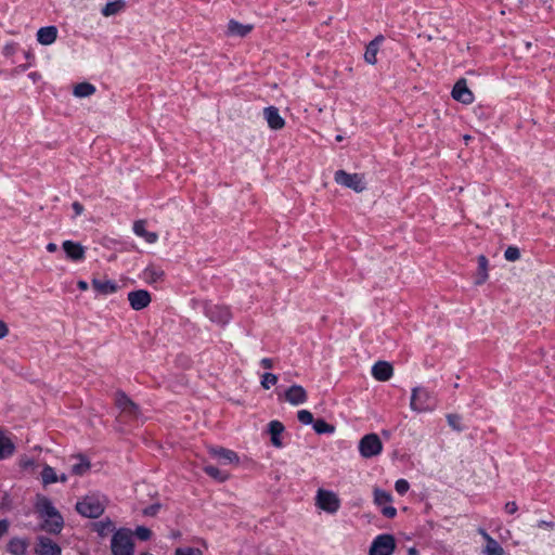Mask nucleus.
Masks as SVG:
<instances>
[{
	"mask_svg": "<svg viewBox=\"0 0 555 555\" xmlns=\"http://www.w3.org/2000/svg\"><path fill=\"white\" fill-rule=\"evenodd\" d=\"M436 404V398L425 388L416 387L412 390L410 406L413 411L418 413L433 411Z\"/></svg>",
	"mask_w": 555,
	"mask_h": 555,
	"instance_id": "f257e3e1",
	"label": "nucleus"
},
{
	"mask_svg": "<svg viewBox=\"0 0 555 555\" xmlns=\"http://www.w3.org/2000/svg\"><path fill=\"white\" fill-rule=\"evenodd\" d=\"M113 555H133L134 544L130 531L120 529L114 533L111 541Z\"/></svg>",
	"mask_w": 555,
	"mask_h": 555,
	"instance_id": "f03ea898",
	"label": "nucleus"
},
{
	"mask_svg": "<svg viewBox=\"0 0 555 555\" xmlns=\"http://www.w3.org/2000/svg\"><path fill=\"white\" fill-rule=\"evenodd\" d=\"M358 448L362 457L371 459L382 453L383 443L377 434H367L360 439Z\"/></svg>",
	"mask_w": 555,
	"mask_h": 555,
	"instance_id": "7ed1b4c3",
	"label": "nucleus"
},
{
	"mask_svg": "<svg viewBox=\"0 0 555 555\" xmlns=\"http://www.w3.org/2000/svg\"><path fill=\"white\" fill-rule=\"evenodd\" d=\"M334 180L337 184L351 189L357 193L362 192L366 188L364 178L360 173H348L345 170H337Z\"/></svg>",
	"mask_w": 555,
	"mask_h": 555,
	"instance_id": "20e7f679",
	"label": "nucleus"
},
{
	"mask_svg": "<svg viewBox=\"0 0 555 555\" xmlns=\"http://www.w3.org/2000/svg\"><path fill=\"white\" fill-rule=\"evenodd\" d=\"M76 511L88 518H98L104 512V505L94 496H86L83 500L77 502Z\"/></svg>",
	"mask_w": 555,
	"mask_h": 555,
	"instance_id": "39448f33",
	"label": "nucleus"
},
{
	"mask_svg": "<svg viewBox=\"0 0 555 555\" xmlns=\"http://www.w3.org/2000/svg\"><path fill=\"white\" fill-rule=\"evenodd\" d=\"M315 505L326 513L335 514L340 507V500L333 491L319 489Z\"/></svg>",
	"mask_w": 555,
	"mask_h": 555,
	"instance_id": "423d86ee",
	"label": "nucleus"
},
{
	"mask_svg": "<svg viewBox=\"0 0 555 555\" xmlns=\"http://www.w3.org/2000/svg\"><path fill=\"white\" fill-rule=\"evenodd\" d=\"M396 548V540L392 534L377 535L370 547V555H392Z\"/></svg>",
	"mask_w": 555,
	"mask_h": 555,
	"instance_id": "0eeeda50",
	"label": "nucleus"
},
{
	"mask_svg": "<svg viewBox=\"0 0 555 555\" xmlns=\"http://www.w3.org/2000/svg\"><path fill=\"white\" fill-rule=\"evenodd\" d=\"M204 312L211 322L218 324H227L231 319V312L225 306L206 302L204 306Z\"/></svg>",
	"mask_w": 555,
	"mask_h": 555,
	"instance_id": "6e6552de",
	"label": "nucleus"
},
{
	"mask_svg": "<svg viewBox=\"0 0 555 555\" xmlns=\"http://www.w3.org/2000/svg\"><path fill=\"white\" fill-rule=\"evenodd\" d=\"M35 555H62V548L47 535H38L34 547Z\"/></svg>",
	"mask_w": 555,
	"mask_h": 555,
	"instance_id": "1a4fd4ad",
	"label": "nucleus"
},
{
	"mask_svg": "<svg viewBox=\"0 0 555 555\" xmlns=\"http://www.w3.org/2000/svg\"><path fill=\"white\" fill-rule=\"evenodd\" d=\"M116 404L125 416L131 420L140 416L139 406L125 392L117 393Z\"/></svg>",
	"mask_w": 555,
	"mask_h": 555,
	"instance_id": "9d476101",
	"label": "nucleus"
},
{
	"mask_svg": "<svg viewBox=\"0 0 555 555\" xmlns=\"http://www.w3.org/2000/svg\"><path fill=\"white\" fill-rule=\"evenodd\" d=\"M128 301L133 310L140 311L151 304L152 298L147 291L138 289L128 293Z\"/></svg>",
	"mask_w": 555,
	"mask_h": 555,
	"instance_id": "9b49d317",
	"label": "nucleus"
},
{
	"mask_svg": "<svg viewBox=\"0 0 555 555\" xmlns=\"http://www.w3.org/2000/svg\"><path fill=\"white\" fill-rule=\"evenodd\" d=\"M35 511L41 519L53 516L57 517L60 513L49 498L40 494L36 498Z\"/></svg>",
	"mask_w": 555,
	"mask_h": 555,
	"instance_id": "f8f14e48",
	"label": "nucleus"
},
{
	"mask_svg": "<svg viewBox=\"0 0 555 555\" xmlns=\"http://www.w3.org/2000/svg\"><path fill=\"white\" fill-rule=\"evenodd\" d=\"M452 96L454 100H456L463 104H470L474 101V94L467 88L465 79H460L455 82L453 90H452Z\"/></svg>",
	"mask_w": 555,
	"mask_h": 555,
	"instance_id": "ddd939ff",
	"label": "nucleus"
},
{
	"mask_svg": "<svg viewBox=\"0 0 555 555\" xmlns=\"http://www.w3.org/2000/svg\"><path fill=\"white\" fill-rule=\"evenodd\" d=\"M62 247L66 257L72 261H81L85 259V247L77 242L64 241Z\"/></svg>",
	"mask_w": 555,
	"mask_h": 555,
	"instance_id": "4468645a",
	"label": "nucleus"
},
{
	"mask_svg": "<svg viewBox=\"0 0 555 555\" xmlns=\"http://www.w3.org/2000/svg\"><path fill=\"white\" fill-rule=\"evenodd\" d=\"M307 399V391L300 385H293L285 391V400L292 405L302 404Z\"/></svg>",
	"mask_w": 555,
	"mask_h": 555,
	"instance_id": "2eb2a0df",
	"label": "nucleus"
},
{
	"mask_svg": "<svg viewBox=\"0 0 555 555\" xmlns=\"http://www.w3.org/2000/svg\"><path fill=\"white\" fill-rule=\"evenodd\" d=\"M263 117L272 130H280L285 126V120L275 106H268L263 109Z\"/></svg>",
	"mask_w": 555,
	"mask_h": 555,
	"instance_id": "dca6fc26",
	"label": "nucleus"
},
{
	"mask_svg": "<svg viewBox=\"0 0 555 555\" xmlns=\"http://www.w3.org/2000/svg\"><path fill=\"white\" fill-rule=\"evenodd\" d=\"M53 517H46L42 519V522L40 525L41 530L50 533V534H59L64 527V518L61 515V513Z\"/></svg>",
	"mask_w": 555,
	"mask_h": 555,
	"instance_id": "f3484780",
	"label": "nucleus"
},
{
	"mask_svg": "<svg viewBox=\"0 0 555 555\" xmlns=\"http://www.w3.org/2000/svg\"><path fill=\"white\" fill-rule=\"evenodd\" d=\"M393 374L392 365L386 361H378L372 367V375L379 382H386Z\"/></svg>",
	"mask_w": 555,
	"mask_h": 555,
	"instance_id": "a211bd4d",
	"label": "nucleus"
},
{
	"mask_svg": "<svg viewBox=\"0 0 555 555\" xmlns=\"http://www.w3.org/2000/svg\"><path fill=\"white\" fill-rule=\"evenodd\" d=\"M92 287L101 295H111L118 291V284L113 280L93 279Z\"/></svg>",
	"mask_w": 555,
	"mask_h": 555,
	"instance_id": "6ab92c4d",
	"label": "nucleus"
},
{
	"mask_svg": "<svg viewBox=\"0 0 555 555\" xmlns=\"http://www.w3.org/2000/svg\"><path fill=\"white\" fill-rule=\"evenodd\" d=\"M384 41V36L378 35L372 41L369 42L364 53V60L366 63L371 65H375L377 62V53L379 50V46Z\"/></svg>",
	"mask_w": 555,
	"mask_h": 555,
	"instance_id": "aec40b11",
	"label": "nucleus"
},
{
	"mask_svg": "<svg viewBox=\"0 0 555 555\" xmlns=\"http://www.w3.org/2000/svg\"><path fill=\"white\" fill-rule=\"evenodd\" d=\"M164 276H165L164 270L160 267L155 266V264L147 266L142 273V279L147 284H155L157 282H160L164 280Z\"/></svg>",
	"mask_w": 555,
	"mask_h": 555,
	"instance_id": "412c9836",
	"label": "nucleus"
},
{
	"mask_svg": "<svg viewBox=\"0 0 555 555\" xmlns=\"http://www.w3.org/2000/svg\"><path fill=\"white\" fill-rule=\"evenodd\" d=\"M57 38V28L55 26H46L37 31V40L43 46L52 44Z\"/></svg>",
	"mask_w": 555,
	"mask_h": 555,
	"instance_id": "4be33fe9",
	"label": "nucleus"
},
{
	"mask_svg": "<svg viewBox=\"0 0 555 555\" xmlns=\"http://www.w3.org/2000/svg\"><path fill=\"white\" fill-rule=\"evenodd\" d=\"M253 29V25L250 24H241L240 22L235 20H231L228 24V34L230 36L235 37H245L247 36Z\"/></svg>",
	"mask_w": 555,
	"mask_h": 555,
	"instance_id": "5701e85b",
	"label": "nucleus"
},
{
	"mask_svg": "<svg viewBox=\"0 0 555 555\" xmlns=\"http://www.w3.org/2000/svg\"><path fill=\"white\" fill-rule=\"evenodd\" d=\"M284 429L285 427L280 421H271L268 425V430L271 436V443L276 448L283 447V442L280 436Z\"/></svg>",
	"mask_w": 555,
	"mask_h": 555,
	"instance_id": "b1692460",
	"label": "nucleus"
},
{
	"mask_svg": "<svg viewBox=\"0 0 555 555\" xmlns=\"http://www.w3.org/2000/svg\"><path fill=\"white\" fill-rule=\"evenodd\" d=\"M28 548V541L22 538H12L8 545L7 550L12 555H26Z\"/></svg>",
	"mask_w": 555,
	"mask_h": 555,
	"instance_id": "393cba45",
	"label": "nucleus"
},
{
	"mask_svg": "<svg viewBox=\"0 0 555 555\" xmlns=\"http://www.w3.org/2000/svg\"><path fill=\"white\" fill-rule=\"evenodd\" d=\"M133 232L145 240V242L153 244L157 241L158 235L155 232H149L145 229V221L144 220H138L133 224Z\"/></svg>",
	"mask_w": 555,
	"mask_h": 555,
	"instance_id": "a878e982",
	"label": "nucleus"
},
{
	"mask_svg": "<svg viewBox=\"0 0 555 555\" xmlns=\"http://www.w3.org/2000/svg\"><path fill=\"white\" fill-rule=\"evenodd\" d=\"M210 452L215 457H217L220 461H223L224 463H238V456L232 450L225 448H216L211 449Z\"/></svg>",
	"mask_w": 555,
	"mask_h": 555,
	"instance_id": "bb28decb",
	"label": "nucleus"
},
{
	"mask_svg": "<svg viewBox=\"0 0 555 555\" xmlns=\"http://www.w3.org/2000/svg\"><path fill=\"white\" fill-rule=\"evenodd\" d=\"M126 7V2L125 0H115V1H111V2H107L103 9L101 10V13L104 15V16H112V15H115L119 12H121Z\"/></svg>",
	"mask_w": 555,
	"mask_h": 555,
	"instance_id": "cd10ccee",
	"label": "nucleus"
},
{
	"mask_svg": "<svg viewBox=\"0 0 555 555\" xmlns=\"http://www.w3.org/2000/svg\"><path fill=\"white\" fill-rule=\"evenodd\" d=\"M95 92V87L89 82H80L74 88V95L77 98H87Z\"/></svg>",
	"mask_w": 555,
	"mask_h": 555,
	"instance_id": "c85d7f7f",
	"label": "nucleus"
},
{
	"mask_svg": "<svg viewBox=\"0 0 555 555\" xmlns=\"http://www.w3.org/2000/svg\"><path fill=\"white\" fill-rule=\"evenodd\" d=\"M487 268H488L487 257L483 255L478 256V278L475 281V283L477 285L485 283L486 280L488 279Z\"/></svg>",
	"mask_w": 555,
	"mask_h": 555,
	"instance_id": "c756f323",
	"label": "nucleus"
},
{
	"mask_svg": "<svg viewBox=\"0 0 555 555\" xmlns=\"http://www.w3.org/2000/svg\"><path fill=\"white\" fill-rule=\"evenodd\" d=\"M14 444L13 442L4 437L2 434H0V460L5 459L13 454L14 452Z\"/></svg>",
	"mask_w": 555,
	"mask_h": 555,
	"instance_id": "7c9ffc66",
	"label": "nucleus"
},
{
	"mask_svg": "<svg viewBox=\"0 0 555 555\" xmlns=\"http://www.w3.org/2000/svg\"><path fill=\"white\" fill-rule=\"evenodd\" d=\"M313 429L317 434L323 435V434H334L336 428L334 425L328 424L323 418H318L313 423Z\"/></svg>",
	"mask_w": 555,
	"mask_h": 555,
	"instance_id": "2f4dec72",
	"label": "nucleus"
},
{
	"mask_svg": "<svg viewBox=\"0 0 555 555\" xmlns=\"http://www.w3.org/2000/svg\"><path fill=\"white\" fill-rule=\"evenodd\" d=\"M483 554L486 555H504L503 547L499 544L496 540L493 538H489L486 542V546L483 548Z\"/></svg>",
	"mask_w": 555,
	"mask_h": 555,
	"instance_id": "473e14b6",
	"label": "nucleus"
},
{
	"mask_svg": "<svg viewBox=\"0 0 555 555\" xmlns=\"http://www.w3.org/2000/svg\"><path fill=\"white\" fill-rule=\"evenodd\" d=\"M391 494L387 491L376 488L374 490V503L378 506H385L391 502Z\"/></svg>",
	"mask_w": 555,
	"mask_h": 555,
	"instance_id": "72a5a7b5",
	"label": "nucleus"
},
{
	"mask_svg": "<svg viewBox=\"0 0 555 555\" xmlns=\"http://www.w3.org/2000/svg\"><path fill=\"white\" fill-rule=\"evenodd\" d=\"M41 478H42L43 485L54 483L59 480L55 470L49 465H46L43 467V469L41 472Z\"/></svg>",
	"mask_w": 555,
	"mask_h": 555,
	"instance_id": "f704fd0d",
	"label": "nucleus"
},
{
	"mask_svg": "<svg viewBox=\"0 0 555 555\" xmlns=\"http://www.w3.org/2000/svg\"><path fill=\"white\" fill-rule=\"evenodd\" d=\"M78 460L79 462L73 465L72 472L81 476L90 469V462L82 456H79Z\"/></svg>",
	"mask_w": 555,
	"mask_h": 555,
	"instance_id": "c9c22d12",
	"label": "nucleus"
},
{
	"mask_svg": "<svg viewBox=\"0 0 555 555\" xmlns=\"http://www.w3.org/2000/svg\"><path fill=\"white\" fill-rule=\"evenodd\" d=\"M204 472L212 477L214 479H217L219 481H224L228 479V474L221 472L219 468L212 466V465H206L204 467Z\"/></svg>",
	"mask_w": 555,
	"mask_h": 555,
	"instance_id": "e433bc0d",
	"label": "nucleus"
},
{
	"mask_svg": "<svg viewBox=\"0 0 555 555\" xmlns=\"http://www.w3.org/2000/svg\"><path fill=\"white\" fill-rule=\"evenodd\" d=\"M278 383V376L272 373H264L261 378V386L264 389H270L273 385Z\"/></svg>",
	"mask_w": 555,
	"mask_h": 555,
	"instance_id": "4c0bfd02",
	"label": "nucleus"
},
{
	"mask_svg": "<svg viewBox=\"0 0 555 555\" xmlns=\"http://www.w3.org/2000/svg\"><path fill=\"white\" fill-rule=\"evenodd\" d=\"M297 418L304 425H310V424L313 425V423H314L313 415L308 410H300V411H298Z\"/></svg>",
	"mask_w": 555,
	"mask_h": 555,
	"instance_id": "58836bf2",
	"label": "nucleus"
},
{
	"mask_svg": "<svg viewBox=\"0 0 555 555\" xmlns=\"http://www.w3.org/2000/svg\"><path fill=\"white\" fill-rule=\"evenodd\" d=\"M461 416L457 414H448L447 421L450 427H452L456 431H462L464 428L461 425Z\"/></svg>",
	"mask_w": 555,
	"mask_h": 555,
	"instance_id": "ea45409f",
	"label": "nucleus"
},
{
	"mask_svg": "<svg viewBox=\"0 0 555 555\" xmlns=\"http://www.w3.org/2000/svg\"><path fill=\"white\" fill-rule=\"evenodd\" d=\"M134 534L139 540L147 541L152 535V531L147 527L139 526L135 528Z\"/></svg>",
	"mask_w": 555,
	"mask_h": 555,
	"instance_id": "a19ab883",
	"label": "nucleus"
},
{
	"mask_svg": "<svg viewBox=\"0 0 555 555\" xmlns=\"http://www.w3.org/2000/svg\"><path fill=\"white\" fill-rule=\"evenodd\" d=\"M504 257L508 261H516L520 258V251L517 247L509 246L506 248V250L504 253Z\"/></svg>",
	"mask_w": 555,
	"mask_h": 555,
	"instance_id": "79ce46f5",
	"label": "nucleus"
},
{
	"mask_svg": "<svg viewBox=\"0 0 555 555\" xmlns=\"http://www.w3.org/2000/svg\"><path fill=\"white\" fill-rule=\"evenodd\" d=\"M175 555H203V552L195 547H178Z\"/></svg>",
	"mask_w": 555,
	"mask_h": 555,
	"instance_id": "37998d69",
	"label": "nucleus"
},
{
	"mask_svg": "<svg viewBox=\"0 0 555 555\" xmlns=\"http://www.w3.org/2000/svg\"><path fill=\"white\" fill-rule=\"evenodd\" d=\"M395 489L400 495H403L409 491L410 485L405 479H398L395 483Z\"/></svg>",
	"mask_w": 555,
	"mask_h": 555,
	"instance_id": "c03bdc74",
	"label": "nucleus"
},
{
	"mask_svg": "<svg viewBox=\"0 0 555 555\" xmlns=\"http://www.w3.org/2000/svg\"><path fill=\"white\" fill-rule=\"evenodd\" d=\"M160 506L162 505L159 503L152 504L143 509V515L153 517L158 513V511L160 509Z\"/></svg>",
	"mask_w": 555,
	"mask_h": 555,
	"instance_id": "a18cd8bd",
	"label": "nucleus"
},
{
	"mask_svg": "<svg viewBox=\"0 0 555 555\" xmlns=\"http://www.w3.org/2000/svg\"><path fill=\"white\" fill-rule=\"evenodd\" d=\"M382 514L387 518H393L397 515V509L393 506L385 505L382 508Z\"/></svg>",
	"mask_w": 555,
	"mask_h": 555,
	"instance_id": "49530a36",
	"label": "nucleus"
},
{
	"mask_svg": "<svg viewBox=\"0 0 555 555\" xmlns=\"http://www.w3.org/2000/svg\"><path fill=\"white\" fill-rule=\"evenodd\" d=\"M98 526H99L98 531L101 535H104L107 531H111L113 529V525L111 521H107V522L102 521Z\"/></svg>",
	"mask_w": 555,
	"mask_h": 555,
	"instance_id": "de8ad7c7",
	"label": "nucleus"
},
{
	"mask_svg": "<svg viewBox=\"0 0 555 555\" xmlns=\"http://www.w3.org/2000/svg\"><path fill=\"white\" fill-rule=\"evenodd\" d=\"M538 528L545 529V530H554L555 529V522L554 521H546V520H540L537 524Z\"/></svg>",
	"mask_w": 555,
	"mask_h": 555,
	"instance_id": "09e8293b",
	"label": "nucleus"
},
{
	"mask_svg": "<svg viewBox=\"0 0 555 555\" xmlns=\"http://www.w3.org/2000/svg\"><path fill=\"white\" fill-rule=\"evenodd\" d=\"M504 509H505V512H506L507 514L513 515V514H515V513L517 512L518 506H517L516 502L511 501V502H507V503L505 504Z\"/></svg>",
	"mask_w": 555,
	"mask_h": 555,
	"instance_id": "8fccbe9b",
	"label": "nucleus"
},
{
	"mask_svg": "<svg viewBox=\"0 0 555 555\" xmlns=\"http://www.w3.org/2000/svg\"><path fill=\"white\" fill-rule=\"evenodd\" d=\"M9 521L7 519L0 520V539L8 532Z\"/></svg>",
	"mask_w": 555,
	"mask_h": 555,
	"instance_id": "3c124183",
	"label": "nucleus"
},
{
	"mask_svg": "<svg viewBox=\"0 0 555 555\" xmlns=\"http://www.w3.org/2000/svg\"><path fill=\"white\" fill-rule=\"evenodd\" d=\"M8 325L2 320H0V339L4 338L8 335Z\"/></svg>",
	"mask_w": 555,
	"mask_h": 555,
	"instance_id": "603ef678",
	"label": "nucleus"
},
{
	"mask_svg": "<svg viewBox=\"0 0 555 555\" xmlns=\"http://www.w3.org/2000/svg\"><path fill=\"white\" fill-rule=\"evenodd\" d=\"M72 207H73L76 216L81 215L83 211V206L79 202H74Z\"/></svg>",
	"mask_w": 555,
	"mask_h": 555,
	"instance_id": "864d4df0",
	"label": "nucleus"
},
{
	"mask_svg": "<svg viewBox=\"0 0 555 555\" xmlns=\"http://www.w3.org/2000/svg\"><path fill=\"white\" fill-rule=\"evenodd\" d=\"M260 364L263 369H272L273 367V360L270 358H263L260 361Z\"/></svg>",
	"mask_w": 555,
	"mask_h": 555,
	"instance_id": "5fc2aeb1",
	"label": "nucleus"
},
{
	"mask_svg": "<svg viewBox=\"0 0 555 555\" xmlns=\"http://www.w3.org/2000/svg\"><path fill=\"white\" fill-rule=\"evenodd\" d=\"M77 286L80 291H87L89 284L86 281H78Z\"/></svg>",
	"mask_w": 555,
	"mask_h": 555,
	"instance_id": "6e6d98bb",
	"label": "nucleus"
},
{
	"mask_svg": "<svg viewBox=\"0 0 555 555\" xmlns=\"http://www.w3.org/2000/svg\"><path fill=\"white\" fill-rule=\"evenodd\" d=\"M46 248L49 253H54L57 250V245L55 243H49Z\"/></svg>",
	"mask_w": 555,
	"mask_h": 555,
	"instance_id": "4d7b16f0",
	"label": "nucleus"
},
{
	"mask_svg": "<svg viewBox=\"0 0 555 555\" xmlns=\"http://www.w3.org/2000/svg\"><path fill=\"white\" fill-rule=\"evenodd\" d=\"M479 533L482 535V538L486 540V542L489 540V538H492L485 529H479Z\"/></svg>",
	"mask_w": 555,
	"mask_h": 555,
	"instance_id": "13d9d810",
	"label": "nucleus"
},
{
	"mask_svg": "<svg viewBox=\"0 0 555 555\" xmlns=\"http://www.w3.org/2000/svg\"><path fill=\"white\" fill-rule=\"evenodd\" d=\"M408 553L409 555H418V551L415 547H410Z\"/></svg>",
	"mask_w": 555,
	"mask_h": 555,
	"instance_id": "bf43d9fd",
	"label": "nucleus"
},
{
	"mask_svg": "<svg viewBox=\"0 0 555 555\" xmlns=\"http://www.w3.org/2000/svg\"><path fill=\"white\" fill-rule=\"evenodd\" d=\"M336 140H337V141H341V140H343V137H341V135H337V137H336Z\"/></svg>",
	"mask_w": 555,
	"mask_h": 555,
	"instance_id": "052dcab7",
	"label": "nucleus"
},
{
	"mask_svg": "<svg viewBox=\"0 0 555 555\" xmlns=\"http://www.w3.org/2000/svg\"><path fill=\"white\" fill-rule=\"evenodd\" d=\"M66 480V477L65 476H62L61 477V481H65Z\"/></svg>",
	"mask_w": 555,
	"mask_h": 555,
	"instance_id": "680f3d73",
	"label": "nucleus"
}]
</instances>
